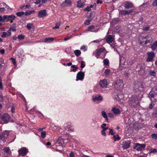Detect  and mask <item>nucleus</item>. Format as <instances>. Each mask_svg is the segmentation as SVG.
<instances>
[{
	"label": "nucleus",
	"instance_id": "nucleus-53",
	"mask_svg": "<svg viewBox=\"0 0 157 157\" xmlns=\"http://www.w3.org/2000/svg\"><path fill=\"white\" fill-rule=\"evenodd\" d=\"M91 21V20L88 19L84 23L86 25H88L90 24V22Z\"/></svg>",
	"mask_w": 157,
	"mask_h": 157
},
{
	"label": "nucleus",
	"instance_id": "nucleus-54",
	"mask_svg": "<svg viewBox=\"0 0 157 157\" xmlns=\"http://www.w3.org/2000/svg\"><path fill=\"white\" fill-rule=\"evenodd\" d=\"M105 131L101 130V133L102 135L103 136H106V134L105 132Z\"/></svg>",
	"mask_w": 157,
	"mask_h": 157
},
{
	"label": "nucleus",
	"instance_id": "nucleus-10",
	"mask_svg": "<svg viewBox=\"0 0 157 157\" xmlns=\"http://www.w3.org/2000/svg\"><path fill=\"white\" fill-rule=\"evenodd\" d=\"M84 75L85 74L84 72L79 71L77 75L76 80L77 81L78 80H82L84 78Z\"/></svg>",
	"mask_w": 157,
	"mask_h": 157
},
{
	"label": "nucleus",
	"instance_id": "nucleus-37",
	"mask_svg": "<svg viewBox=\"0 0 157 157\" xmlns=\"http://www.w3.org/2000/svg\"><path fill=\"white\" fill-rule=\"evenodd\" d=\"M149 74L150 75L152 76H155L156 73L154 71L151 70L149 71Z\"/></svg>",
	"mask_w": 157,
	"mask_h": 157
},
{
	"label": "nucleus",
	"instance_id": "nucleus-64",
	"mask_svg": "<svg viewBox=\"0 0 157 157\" xmlns=\"http://www.w3.org/2000/svg\"><path fill=\"white\" fill-rule=\"evenodd\" d=\"M153 116L155 117H157V112L154 113H153Z\"/></svg>",
	"mask_w": 157,
	"mask_h": 157
},
{
	"label": "nucleus",
	"instance_id": "nucleus-52",
	"mask_svg": "<svg viewBox=\"0 0 157 157\" xmlns=\"http://www.w3.org/2000/svg\"><path fill=\"white\" fill-rule=\"evenodd\" d=\"M42 0H33L34 2L36 4H39Z\"/></svg>",
	"mask_w": 157,
	"mask_h": 157
},
{
	"label": "nucleus",
	"instance_id": "nucleus-8",
	"mask_svg": "<svg viewBox=\"0 0 157 157\" xmlns=\"http://www.w3.org/2000/svg\"><path fill=\"white\" fill-rule=\"evenodd\" d=\"M3 150L5 152V154L3 155L4 157H8L11 155V152L10 148L8 147H4Z\"/></svg>",
	"mask_w": 157,
	"mask_h": 157
},
{
	"label": "nucleus",
	"instance_id": "nucleus-55",
	"mask_svg": "<svg viewBox=\"0 0 157 157\" xmlns=\"http://www.w3.org/2000/svg\"><path fill=\"white\" fill-rule=\"evenodd\" d=\"M92 121L93 123L95 124L97 123L98 122L97 120L95 118L93 119H92Z\"/></svg>",
	"mask_w": 157,
	"mask_h": 157
},
{
	"label": "nucleus",
	"instance_id": "nucleus-62",
	"mask_svg": "<svg viewBox=\"0 0 157 157\" xmlns=\"http://www.w3.org/2000/svg\"><path fill=\"white\" fill-rule=\"evenodd\" d=\"M71 38H72V37L71 36H67V37L64 38V41H66L67 40H68L70 39Z\"/></svg>",
	"mask_w": 157,
	"mask_h": 157
},
{
	"label": "nucleus",
	"instance_id": "nucleus-25",
	"mask_svg": "<svg viewBox=\"0 0 157 157\" xmlns=\"http://www.w3.org/2000/svg\"><path fill=\"white\" fill-rule=\"evenodd\" d=\"M101 114L104 118L107 121H108V118L107 115L105 111H102L101 112Z\"/></svg>",
	"mask_w": 157,
	"mask_h": 157
},
{
	"label": "nucleus",
	"instance_id": "nucleus-17",
	"mask_svg": "<svg viewBox=\"0 0 157 157\" xmlns=\"http://www.w3.org/2000/svg\"><path fill=\"white\" fill-rule=\"evenodd\" d=\"M63 126L66 130L68 131H70L72 132H73V129L72 128V127L68 123H65L64 124Z\"/></svg>",
	"mask_w": 157,
	"mask_h": 157
},
{
	"label": "nucleus",
	"instance_id": "nucleus-2",
	"mask_svg": "<svg viewBox=\"0 0 157 157\" xmlns=\"http://www.w3.org/2000/svg\"><path fill=\"white\" fill-rule=\"evenodd\" d=\"M149 97L151 101H155L157 100V89L156 88L152 89L149 94Z\"/></svg>",
	"mask_w": 157,
	"mask_h": 157
},
{
	"label": "nucleus",
	"instance_id": "nucleus-40",
	"mask_svg": "<svg viewBox=\"0 0 157 157\" xmlns=\"http://www.w3.org/2000/svg\"><path fill=\"white\" fill-rule=\"evenodd\" d=\"M103 63L105 65H107L109 63V61L108 59H105L103 60Z\"/></svg>",
	"mask_w": 157,
	"mask_h": 157
},
{
	"label": "nucleus",
	"instance_id": "nucleus-5",
	"mask_svg": "<svg viewBox=\"0 0 157 157\" xmlns=\"http://www.w3.org/2000/svg\"><path fill=\"white\" fill-rule=\"evenodd\" d=\"M114 87L117 89L122 88L124 86L123 81L120 79L117 80L114 83Z\"/></svg>",
	"mask_w": 157,
	"mask_h": 157
},
{
	"label": "nucleus",
	"instance_id": "nucleus-43",
	"mask_svg": "<svg viewBox=\"0 0 157 157\" xmlns=\"http://www.w3.org/2000/svg\"><path fill=\"white\" fill-rule=\"evenodd\" d=\"M152 138L155 140H157V134L154 133L151 135Z\"/></svg>",
	"mask_w": 157,
	"mask_h": 157
},
{
	"label": "nucleus",
	"instance_id": "nucleus-49",
	"mask_svg": "<svg viewBox=\"0 0 157 157\" xmlns=\"http://www.w3.org/2000/svg\"><path fill=\"white\" fill-rule=\"evenodd\" d=\"M81 49L83 50L84 51H85L87 50V48H86V47L85 45H83L82 46L81 48Z\"/></svg>",
	"mask_w": 157,
	"mask_h": 157
},
{
	"label": "nucleus",
	"instance_id": "nucleus-9",
	"mask_svg": "<svg viewBox=\"0 0 157 157\" xmlns=\"http://www.w3.org/2000/svg\"><path fill=\"white\" fill-rule=\"evenodd\" d=\"M147 57L146 61L149 62L151 61L155 56V53L153 52H148L147 53Z\"/></svg>",
	"mask_w": 157,
	"mask_h": 157
},
{
	"label": "nucleus",
	"instance_id": "nucleus-23",
	"mask_svg": "<svg viewBox=\"0 0 157 157\" xmlns=\"http://www.w3.org/2000/svg\"><path fill=\"white\" fill-rule=\"evenodd\" d=\"M54 40V38L53 37L46 38L44 40V42L45 43H50L52 42Z\"/></svg>",
	"mask_w": 157,
	"mask_h": 157
},
{
	"label": "nucleus",
	"instance_id": "nucleus-11",
	"mask_svg": "<svg viewBox=\"0 0 157 157\" xmlns=\"http://www.w3.org/2000/svg\"><path fill=\"white\" fill-rule=\"evenodd\" d=\"M4 18L5 21L7 19V21H10V23H12L13 21L15 18V16L13 15H5Z\"/></svg>",
	"mask_w": 157,
	"mask_h": 157
},
{
	"label": "nucleus",
	"instance_id": "nucleus-16",
	"mask_svg": "<svg viewBox=\"0 0 157 157\" xmlns=\"http://www.w3.org/2000/svg\"><path fill=\"white\" fill-rule=\"evenodd\" d=\"M130 146V143L128 141H125L123 142L122 148L124 149H127Z\"/></svg>",
	"mask_w": 157,
	"mask_h": 157
},
{
	"label": "nucleus",
	"instance_id": "nucleus-36",
	"mask_svg": "<svg viewBox=\"0 0 157 157\" xmlns=\"http://www.w3.org/2000/svg\"><path fill=\"white\" fill-rule=\"evenodd\" d=\"M157 153V150L156 149L153 148L150 149L149 151V153L155 154Z\"/></svg>",
	"mask_w": 157,
	"mask_h": 157
},
{
	"label": "nucleus",
	"instance_id": "nucleus-39",
	"mask_svg": "<svg viewBox=\"0 0 157 157\" xmlns=\"http://www.w3.org/2000/svg\"><path fill=\"white\" fill-rule=\"evenodd\" d=\"M64 142L63 140L61 139H59L57 140L56 142V144H62V142Z\"/></svg>",
	"mask_w": 157,
	"mask_h": 157
},
{
	"label": "nucleus",
	"instance_id": "nucleus-45",
	"mask_svg": "<svg viewBox=\"0 0 157 157\" xmlns=\"http://www.w3.org/2000/svg\"><path fill=\"white\" fill-rule=\"evenodd\" d=\"M7 34L6 33L3 32L2 33V34L1 35V37L3 38H5L6 36H7Z\"/></svg>",
	"mask_w": 157,
	"mask_h": 157
},
{
	"label": "nucleus",
	"instance_id": "nucleus-48",
	"mask_svg": "<svg viewBox=\"0 0 157 157\" xmlns=\"http://www.w3.org/2000/svg\"><path fill=\"white\" fill-rule=\"evenodd\" d=\"M5 21V19L4 18V15L3 17H2V16L0 15V22L2 21L4 22Z\"/></svg>",
	"mask_w": 157,
	"mask_h": 157
},
{
	"label": "nucleus",
	"instance_id": "nucleus-26",
	"mask_svg": "<svg viewBox=\"0 0 157 157\" xmlns=\"http://www.w3.org/2000/svg\"><path fill=\"white\" fill-rule=\"evenodd\" d=\"M84 5V2H81V0H78L77 2V6L78 7L81 8L83 7Z\"/></svg>",
	"mask_w": 157,
	"mask_h": 157
},
{
	"label": "nucleus",
	"instance_id": "nucleus-27",
	"mask_svg": "<svg viewBox=\"0 0 157 157\" xmlns=\"http://www.w3.org/2000/svg\"><path fill=\"white\" fill-rule=\"evenodd\" d=\"M133 11L132 10H131L128 11H127L125 10H122L121 12V13L122 14H127L130 13H132Z\"/></svg>",
	"mask_w": 157,
	"mask_h": 157
},
{
	"label": "nucleus",
	"instance_id": "nucleus-6",
	"mask_svg": "<svg viewBox=\"0 0 157 157\" xmlns=\"http://www.w3.org/2000/svg\"><path fill=\"white\" fill-rule=\"evenodd\" d=\"M146 147L145 144H141L139 143H136L135 144L133 148L136 149L138 151H141L144 149Z\"/></svg>",
	"mask_w": 157,
	"mask_h": 157
},
{
	"label": "nucleus",
	"instance_id": "nucleus-57",
	"mask_svg": "<svg viewBox=\"0 0 157 157\" xmlns=\"http://www.w3.org/2000/svg\"><path fill=\"white\" fill-rule=\"evenodd\" d=\"M154 104L152 103H150L149 105V108L150 109H152L154 105Z\"/></svg>",
	"mask_w": 157,
	"mask_h": 157
},
{
	"label": "nucleus",
	"instance_id": "nucleus-60",
	"mask_svg": "<svg viewBox=\"0 0 157 157\" xmlns=\"http://www.w3.org/2000/svg\"><path fill=\"white\" fill-rule=\"evenodd\" d=\"M11 30H10V29H9L8 31H7V36H10L11 35Z\"/></svg>",
	"mask_w": 157,
	"mask_h": 157
},
{
	"label": "nucleus",
	"instance_id": "nucleus-38",
	"mask_svg": "<svg viewBox=\"0 0 157 157\" xmlns=\"http://www.w3.org/2000/svg\"><path fill=\"white\" fill-rule=\"evenodd\" d=\"M110 72V70L109 69H106L105 70L104 72V74L105 75H108Z\"/></svg>",
	"mask_w": 157,
	"mask_h": 157
},
{
	"label": "nucleus",
	"instance_id": "nucleus-50",
	"mask_svg": "<svg viewBox=\"0 0 157 157\" xmlns=\"http://www.w3.org/2000/svg\"><path fill=\"white\" fill-rule=\"evenodd\" d=\"M145 72L144 70L143 69L140 70L139 71V73L141 75H144L145 74Z\"/></svg>",
	"mask_w": 157,
	"mask_h": 157
},
{
	"label": "nucleus",
	"instance_id": "nucleus-24",
	"mask_svg": "<svg viewBox=\"0 0 157 157\" xmlns=\"http://www.w3.org/2000/svg\"><path fill=\"white\" fill-rule=\"evenodd\" d=\"M61 22L59 21L57 22L56 23L55 26L52 28V29L54 30H55L57 29H59V26L61 25Z\"/></svg>",
	"mask_w": 157,
	"mask_h": 157
},
{
	"label": "nucleus",
	"instance_id": "nucleus-33",
	"mask_svg": "<svg viewBox=\"0 0 157 157\" xmlns=\"http://www.w3.org/2000/svg\"><path fill=\"white\" fill-rule=\"evenodd\" d=\"M113 138L115 141L119 140L120 139V137L118 135H114Z\"/></svg>",
	"mask_w": 157,
	"mask_h": 157
},
{
	"label": "nucleus",
	"instance_id": "nucleus-7",
	"mask_svg": "<svg viewBox=\"0 0 157 157\" xmlns=\"http://www.w3.org/2000/svg\"><path fill=\"white\" fill-rule=\"evenodd\" d=\"M28 152V149L25 147L21 148L18 151L19 155L22 156L26 155Z\"/></svg>",
	"mask_w": 157,
	"mask_h": 157
},
{
	"label": "nucleus",
	"instance_id": "nucleus-3",
	"mask_svg": "<svg viewBox=\"0 0 157 157\" xmlns=\"http://www.w3.org/2000/svg\"><path fill=\"white\" fill-rule=\"evenodd\" d=\"M133 89L136 92L142 91L144 88V86L142 82H135L133 83Z\"/></svg>",
	"mask_w": 157,
	"mask_h": 157
},
{
	"label": "nucleus",
	"instance_id": "nucleus-35",
	"mask_svg": "<svg viewBox=\"0 0 157 157\" xmlns=\"http://www.w3.org/2000/svg\"><path fill=\"white\" fill-rule=\"evenodd\" d=\"M74 53L75 55L77 56H79L81 54V52L79 50H76L74 51Z\"/></svg>",
	"mask_w": 157,
	"mask_h": 157
},
{
	"label": "nucleus",
	"instance_id": "nucleus-32",
	"mask_svg": "<svg viewBox=\"0 0 157 157\" xmlns=\"http://www.w3.org/2000/svg\"><path fill=\"white\" fill-rule=\"evenodd\" d=\"M106 124L105 123H103L101 125V127L102 129V130L106 131L108 128V127H106Z\"/></svg>",
	"mask_w": 157,
	"mask_h": 157
},
{
	"label": "nucleus",
	"instance_id": "nucleus-42",
	"mask_svg": "<svg viewBox=\"0 0 157 157\" xmlns=\"http://www.w3.org/2000/svg\"><path fill=\"white\" fill-rule=\"evenodd\" d=\"M46 135V132L45 131H44L41 132V136L43 138H44Z\"/></svg>",
	"mask_w": 157,
	"mask_h": 157
},
{
	"label": "nucleus",
	"instance_id": "nucleus-44",
	"mask_svg": "<svg viewBox=\"0 0 157 157\" xmlns=\"http://www.w3.org/2000/svg\"><path fill=\"white\" fill-rule=\"evenodd\" d=\"M24 14L23 12H17L16 13V15L18 16H21Z\"/></svg>",
	"mask_w": 157,
	"mask_h": 157
},
{
	"label": "nucleus",
	"instance_id": "nucleus-61",
	"mask_svg": "<svg viewBox=\"0 0 157 157\" xmlns=\"http://www.w3.org/2000/svg\"><path fill=\"white\" fill-rule=\"evenodd\" d=\"M5 10V9L4 8H0V14L3 12H4Z\"/></svg>",
	"mask_w": 157,
	"mask_h": 157
},
{
	"label": "nucleus",
	"instance_id": "nucleus-47",
	"mask_svg": "<svg viewBox=\"0 0 157 157\" xmlns=\"http://www.w3.org/2000/svg\"><path fill=\"white\" fill-rule=\"evenodd\" d=\"M24 38L25 36L22 35H19L18 36V38L19 40H21L23 39Z\"/></svg>",
	"mask_w": 157,
	"mask_h": 157
},
{
	"label": "nucleus",
	"instance_id": "nucleus-14",
	"mask_svg": "<svg viewBox=\"0 0 157 157\" xmlns=\"http://www.w3.org/2000/svg\"><path fill=\"white\" fill-rule=\"evenodd\" d=\"M112 111L115 115H118L121 113V111L118 109L117 106H115L112 108L111 109Z\"/></svg>",
	"mask_w": 157,
	"mask_h": 157
},
{
	"label": "nucleus",
	"instance_id": "nucleus-20",
	"mask_svg": "<svg viewBox=\"0 0 157 157\" xmlns=\"http://www.w3.org/2000/svg\"><path fill=\"white\" fill-rule=\"evenodd\" d=\"M88 31L92 32H98V30L95 29V28L94 25H91L89 27Z\"/></svg>",
	"mask_w": 157,
	"mask_h": 157
},
{
	"label": "nucleus",
	"instance_id": "nucleus-41",
	"mask_svg": "<svg viewBox=\"0 0 157 157\" xmlns=\"http://www.w3.org/2000/svg\"><path fill=\"white\" fill-rule=\"evenodd\" d=\"M85 63L84 61H81L80 67L82 68H83L85 67Z\"/></svg>",
	"mask_w": 157,
	"mask_h": 157
},
{
	"label": "nucleus",
	"instance_id": "nucleus-29",
	"mask_svg": "<svg viewBox=\"0 0 157 157\" xmlns=\"http://www.w3.org/2000/svg\"><path fill=\"white\" fill-rule=\"evenodd\" d=\"M34 27L32 23H29L26 25V28L29 30Z\"/></svg>",
	"mask_w": 157,
	"mask_h": 157
},
{
	"label": "nucleus",
	"instance_id": "nucleus-13",
	"mask_svg": "<svg viewBox=\"0 0 157 157\" xmlns=\"http://www.w3.org/2000/svg\"><path fill=\"white\" fill-rule=\"evenodd\" d=\"M47 15V12L45 10H43L39 11L38 12V16L40 18L45 17Z\"/></svg>",
	"mask_w": 157,
	"mask_h": 157
},
{
	"label": "nucleus",
	"instance_id": "nucleus-56",
	"mask_svg": "<svg viewBox=\"0 0 157 157\" xmlns=\"http://www.w3.org/2000/svg\"><path fill=\"white\" fill-rule=\"evenodd\" d=\"M10 30H11V31L14 32L16 30V28L14 26L12 27L10 29Z\"/></svg>",
	"mask_w": 157,
	"mask_h": 157
},
{
	"label": "nucleus",
	"instance_id": "nucleus-15",
	"mask_svg": "<svg viewBox=\"0 0 157 157\" xmlns=\"http://www.w3.org/2000/svg\"><path fill=\"white\" fill-rule=\"evenodd\" d=\"M102 99V97L100 95L93 96L92 97V100L94 102H95L97 101H101Z\"/></svg>",
	"mask_w": 157,
	"mask_h": 157
},
{
	"label": "nucleus",
	"instance_id": "nucleus-46",
	"mask_svg": "<svg viewBox=\"0 0 157 157\" xmlns=\"http://www.w3.org/2000/svg\"><path fill=\"white\" fill-rule=\"evenodd\" d=\"M71 67L73 68V69L72 70V71L75 72V71L76 70L78 69V67L76 66L75 65H73L71 66Z\"/></svg>",
	"mask_w": 157,
	"mask_h": 157
},
{
	"label": "nucleus",
	"instance_id": "nucleus-28",
	"mask_svg": "<svg viewBox=\"0 0 157 157\" xmlns=\"http://www.w3.org/2000/svg\"><path fill=\"white\" fill-rule=\"evenodd\" d=\"M35 11L34 10H28L24 13L25 16H28L31 15V14L35 13Z\"/></svg>",
	"mask_w": 157,
	"mask_h": 157
},
{
	"label": "nucleus",
	"instance_id": "nucleus-4",
	"mask_svg": "<svg viewBox=\"0 0 157 157\" xmlns=\"http://www.w3.org/2000/svg\"><path fill=\"white\" fill-rule=\"evenodd\" d=\"M10 119V116L7 113L2 114L0 117V123L6 124Z\"/></svg>",
	"mask_w": 157,
	"mask_h": 157
},
{
	"label": "nucleus",
	"instance_id": "nucleus-31",
	"mask_svg": "<svg viewBox=\"0 0 157 157\" xmlns=\"http://www.w3.org/2000/svg\"><path fill=\"white\" fill-rule=\"evenodd\" d=\"M119 21V20L118 19L116 18L112 20V22L111 23V25L112 26L115 25L118 23Z\"/></svg>",
	"mask_w": 157,
	"mask_h": 157
},
{
	"label": "nucleus",
	"instance_id": "nucleus-18",
	"mask_svg": "<svg viewBox=\"0 0 157 157\" xmlns=\"http://www.w3.org/2000/svg\"><path fill=\"white\" fill-rule=\"evenodd\" d=\"M106 40L108 43H112L114 40L113 36L111 35H109L106 37Z\"/></svg>",
	"mask_w": 157,
	"mask_h": 157
},
{
	"label": "nucleus",
	"instance_id": "nucleus-59",
	"mask_svg": "<svg viewBox=\"0 0 157 157\" xmlns=\"http://www.w3.org/2000/svg\"><path fill=\"white\" fill-rule=\"evenodd\" d=\"M109 133L110 134L112 135H113L114 133L113 132V129L109 128Z\"/></svg>",
	"mask_w": 157,
	"mask_h": 157
},
{
	"label": "nucleus",
	"instance_id": "nucleus-12",
	"mask_svg": "<svg viewBox=\"0 0 157 157\" xmlns=\"http://www.w3.org/2000/svg\"><path fill=\"white\" fill-rule=\"evenodd\" d=\"M99 85L101 87H106L108 85L107 80L105 79L101 80L99 82Z\"/></svg>",
	"mask_w": 157,
	"mask_h": 157
},
{
	"label": "nucleus",
	"instance_id": "nucleus-63",
	"mask_svg": "<svg viewBox=\"0 0 157 157\" xmlns=\"http://www.w3.org/2000/svg\"><path fill=\"white\" fill-rule=\"evenodd\" d=\"M70 157H74V154L73 152H71L70 154Z\"/></svg>",
	"mask_w": 157,
	"mask_h": 157
},
{
	"label": "nucleus",
	"instance_id": "nucleus-34",
	"mask_svg": "<svg viewBox=\"0 0 157 157\" xmlns=\"http://www.w3.org/2000/svg\"><path fill=\"white\" fill-rule=\"evenodd\" d=\"M104 49L103 48H100L99 49L97 52L96 55L97 56H100V54L104 51Z\"/></svg>",
	"mask_w": 157,
	"mask_h": 157
},
{
	"label": "nucleus",
	"instance_id": "nucleus-51",
	"mask_svg": "<svg viewBox=\"0 0 157 157\" xmlns=\"http://www.w3.org/2000/svg\"><path fill=\"white\" fill-rule=\"evenodd\" d=\"M108 116L111 118H113L114 117V116L113 114L111 113H108Z\"/></svg>",
	"mask_w": 157,
	"mask_h": 157
},
{
	"label": "nucleus",
	"instance_id": "nucleus-22",
	"mask_svg": "<svg viewBox=\"0 0 157 157\" xmlns=\"http://www.w3.org/2000/svg\"><path fill=\"white\" fill-rule=\"evenodd\" d=\"M71 0H66L62 4V6H69L71 5Z\"/></svg>",
	"mask_w": 157,
	"mask_h": 157
},
{
	"label": "nucleus",
	"instance_id": "nucleus-58",
	"mask_svg": "<svg viewBox=\"0 0 157 157\" xmlns=\"http://www.w3.org/2000/svg\"><path fill=\"white\" fill-rule=\"evenodd\" d=\"M152 5L155 6H157V0H155L152 3Z\"/></svg>",
	"mask_w": 157,
	"mask_h": 157
},
{
	"label": "nucleus",
	"instance_id": "nucleus-19",
	"mask_svg": "<svg viewBox=\"0 0 157 157\" xmlns=\"http://www.w3.org/2000/svg\"><path fill=\"white\" fill-rule=\"evenodd\" d=\"M9 135L8 132L7 131L4 132L2 134H0V140L4 139L3 138H6Z\"/></svg>",
	"mask_w": 157,
	"mask_h": 157
},
{
	"label": "nucleus",
	"instance_id": "nucleus-30",
	"mask_svg": "<svg viewBox=\"0 0 157 157\" xmlns=\"http://www.w3.org/2000/svg\"><path fill=\"white\" fill-rule=\"evenodd\" d=\"M157 47V41H155L151 46V48L152 49L154 50Z\"/></svg>",
	"mask_w": 157,
	"mask_h": 157
},
{
	"label": "nucleus",
	"instance_id": "nucleus-1",
	"mask_svg": "<svg viewBox=\"0 0 157 157\" xmlns=\"http://www.w3.org/2000/svg\"><path fill=\"white\" fill-rule=\"evenodd\" d=\"M143 95L142 94L140 93L138 95L132 96L131 99L130 100L129 103L133 106H136L138 105L140 101L143 97Z\"/></svg>",
	"mask_w": 157,
	"mask_h": 157
},
{
	"label": "nucleus",
	"instance_id": "nucleus-21",
	"mask_svg": "<svg viewBox=\"0 0 157 157\" xmlns=\"http://www.w3.org/2000/svg\"><path fill=\"white\" fill-rule=\"evenodd\" d=\"M133 6L131 2H126L124 5V7L125 8L127 9L131 8L133 7Z\"/></svg>",
	"mask_w": 157,
	"mask_h": 157
}]
</instances>
